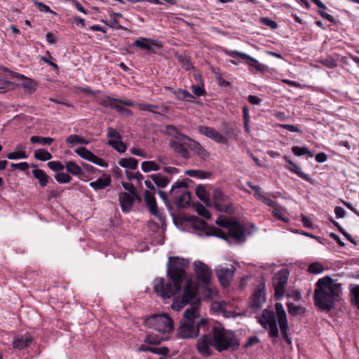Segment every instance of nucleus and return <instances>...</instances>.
Wrapping results in <instances>:
<instances>
[{
    "mask_svg": "<svg viewBox=\"0 0 359 359\" xmlns=\"http://www.w3.org/2000/svg\"><path fill=\"white\" fill-rule=\"evenodd\" d=\"M189 266L188 259L180 257H170L167 264V275L173 283L166 282L163 278H156L154 280V290L156 294L163 299L172 297L182 289V283L186 281L182 297L175 299L172 307L174 310L180 311L193 300L194 303L197 294V288L191 280H188L186 270Z\"/></svg>",
    "mask_w": 359,
    "mask_h": 359,
    "instance_id": "1",
    "label": "nucleus"
},
{
    "mask_svg": "<svg viewBox=\"0 0 359 359\" xmlns=\"http://www.w3.org/2000/svg\"><path fill=\"white\" fill-rule=\"evenodd\" d=\"M240 342L235 334L226 330L219 323L210 324L208 320L205 332L197 340L196 349L203 357H209L212 353V347L218 352L226 350H237Z\"/></svg>",
    "mask_w": 359,
    "mask_h": 359,
    "instance_id": "2",
    "label": "nucleus"
},
{
    "mask_svg": "<svg viewBox=\"0 0 359 359\" xmlns=\"http://www.w3.org/2000/svg\"><path fill=\"white\" fill-rule=\"evenodd\" d=\"M201 301L191 303L184 312L183 319L177 330V336L181 339H195L205 332L208 319L200 315Z\"/></svg>",
    "mask_w": 359,
    "mask_h": 359,
    "instance_id": "3",
    "label": "nucleus"
},
{
    "mask_svg": "<svg viewBox=\"0 0 359 359\" xmlns=\"http://www.w3.org/2000/svg\"><path fill=\"white\" fill-rule=\"evenodd\" d=\"M342 294L341 283H335L330 276L320 278L316 283L314 292L316 306L322 310L330 311L339 302Z\"/></svg>",
    "mask_w": 359,
    "mask_h": 359,
    "instance_id": "4",
    "label": "nucleus"
},
{
    "mask_svg": "<svg viewBox=\"0 0 359 359\" xmlns=\"http://www.w3.org/2000/svg\"><path fill=\"white\" fill-rule=\"evenodd\" d=\"M172 143V150L185 159H188L190 156L187 148L195 151L196 154L202 159L208 157V152L198 142L187 135H178V137Z\"/></svg>",
    "mask_w": 359,
    "mask_h": 359,
    "instance_id": "5",
    "label": "nucleus"
},
{
    "mask_svg": "<svg viewBox=\"0 0 359 359\" xmlns=\"http://www.w3.org/2000/svg\"><path fill=\"white\" fill-rule=\"evenodd\" d=\"M145 323L149 327L162 334L169 333L173 330V321L165 313L154 315L147 318Z\"/></svg>",
    "mask_w": 359,
    "mask_h": 359,
    "instance_id": "6",
    "label": "nucleus"
},
{
    "mask_svg": "<svg viewBox=\"0 0 359 359\" xmlns=\"http://www.w3.org/2000/svg\"><path fill=\"white\" fill-rule=\"evenodd\" d=\"M187 189L186 182H177L170 191V196L175 198L176 205L180 208H185L191 203V193Z\"/></svg>",
    "mask_w": 359,
    "mask_h": 359,
    "instance_id": "7",
    "label": "nucleus"
},
{
    "mask_svg": "<svg viewBox=\"0 0 359 359\" xmlns=\"http://www.w3.org/2000/svg\"><path fill=\"white\" fill-rule=\"evenodd\" d=\"M213 234L224 240H228L229 237H231L237 243H244L246 240L244 227L236 221L233 222L232 226L228 230V234L217 228H214Z\"/></svg>",
    "mask_w": 359,
    "mask_h": 359,
    "instance_id": "8",
    "label": "nucleus"
},
{
    "mask_svg": "<svg viewBox=\"0 0 359 359\" xmlns=\"http://www.w3.org/2000/svg\"><path fill=\"white\" fill-rule=\"evenodd\" d=\"M259 323L264 329L269 330V336L270 337L277 338L279 337L276 315L273 311L263 310Z\"/></svg>",
    "mask_w": 359,
    "mask_h": 359,
    "instance_id": "9",
    "label": "nucleus"
},
{
    "mask_svg": "<svg viewBox=\"0 0 359 359\" xmlns=\"http://www.w3.org/2000/svg\"><path fill=\"white\" fill-rule=\"evenodd\" d=\"M288 277L289 271L287 269H282L273 277L272 283L275 290L274 297L276 299H280L284 296Z\"/></svg>",
    "mask_w": 359,
    "mask_h": 359,
    "instance_id": "10",
    "label": "nucleus"
},
{
    "mask_svg": "<svg viewBox=\"0 0 359 359\" xmlns=\"http://www.w3.org/2000/svg\"><path fill=\"white\" fill-rule=\"evenodd\" d=\"M212 199L214 206L217 210L227 214H232L233 212V208L230 198L225 195L222 190L219 189H215Z\"/></svg>",
    "mask_w": 359,
    "mask_h": 359,
    "instance_id": "11",
    "label": "nucleus"
},
{
    "mask_svg": "<svg viewBox=\"0 0 359 359\" xmlns=\"http://www.w3.org/2000/svg\"><path fill=\"white\" fill-rule=\"evenodd\" d=\"M275 309L277 316L278 323L280 327V333L285 341L288 344H291L292 339L289 334V326L287 315L283 304L281 303H276Z\"/></svg>",
    "mask_w": 359,
    "mask_h": 359,
    "instance_id": "12",
    "label": "nucleus"
},
{
    "mask_svg": "<svg viewBox=\"0 0 359 359\" xmlns=\"http://www.w3.org/2000/svg\"><path fill=\"white\" fill-rule=\"evenodd\" d=\"M234 272L235 268L233 266H231V268H228L222 265H219L215 269V273L218 280L224 287L230 285Z\"/></svg>",
    "mask_w": 359,
    "mask_h": 359,
    "instance_id": "13",
    "label": "nucleus"
},
{
    "mask_svg": "<svg viewBox=\"0 0 359 359\" xmlns=\"http://www.w3.org/2000/svg\"><path fill=\"white\" fill-rule=\"evenodd\" d=\"M197 278L208 286L210 282L211 270L208 266L201 261L194 264Z\"/></svg>",
    "mask_w": 359,
    "mask_h": 359,
    "instance_id": "14",
    "label": "nucleus"
},
{
    "mask_svg": "<svg viewBox=\"0 0 359 359\" xmlns=\"http://www.w3.org/2000/svg\"><path fill=\"white\" fill-rule=\"evenodd\" d=\"M283 158L289 164V165L285 166L287 169L297 174L299 177H302L306 182L313 184V179L308 174L302 172L301 168L296 163H293L287 156H284Z\"/></svg>",
    "mask_w": 359,
    "mask_h": 359,
    "instance_id": "15",
    "label": "nucleus"
},
{
    "mask_svg": "<svg viewBox=\"0 0 359 359\" xmlns=\"http://www.w3.org/2000/svg\"><path fill=\"white\" fill-rule=\"evenodd\" d=\"M154 192L151 191H145L144 200L149 211L154 216H158L159 212L157 208L156 198L154 197Z\"/></svg>",
    "mask_w": 359,
    "mask_h": 359,
    "instance_id": "16",
    "label": "nucleus"
},
{
    "mask_svg": "<svg viewBox=\"0 0 359 359\" xmlns=\"http://www.w3.org/2000/svg\"><path fill=\"white\" fill-rule=\"evenodd\" d=\"M266 301L264 291L258 288L252 294V301L250 302V307L253 309H260Z\"/></svg>",
    "mask_w": 359,
    "mask_h": 359,
    "instance_id": "17",
    "label": "nucleus"
},
{
    "mask_svg": "<svg viewBox=\"0 0 359 359\" xmlns=\"http://www.w3.org/2000/svg\"><path fill=\"white\" fill-rule=\"evenodd\" d=\"M111 182V179L110 175L104 174L100 177H99L97 180L94 182H91L90 183V186L95 190L98 191L101 189H104L108 186L110 185Z\"/></svg>",
    "mask_w": 359,
    "mask_h": 359,
    "instance_id": "18",
    "label": "nucleus"
},
{
    "mask_svg": "<svg viewBox=\"0 0 359 359\" xmlns=\"http://www.w3.org/2000/svg\"><path fill=\"white\" fill-rule=\"evenodd\" d=\"M134 196H132L128 193L122 192L119 195V202L122 210L124 212H128L134 203Z\"/></svg>",
    "mask_w": 359,
    "mask_h": 359,
    "instance_id": "19",
    "label": "nucleus"
},
{
    "mask_svg": "<svg viewBox=\"0 0 359 359\" xmlns=\"http://www.w3.org/2000/svg\"><path fill=\"white\" fill-rule=\"evenodd\" d=\"M245 60H246V64L249 66L250 71L255 69L257 72L264 73L268 69L266 65L259 63L257 60L248 55Z\"/></svg>",
    "mask_w": 359,
    "mask_h": 359,
    "instance_id": "20",
    "label": "nucleus"
},
{
    "mask_svg": "<svg viewBox=\"0 0 359 359\" xmlns=\"http://www.w3.org/2000/svg\"><path fill=\"white\" fill-rule=\"evenodd\" d=\"M33 338L29 334H25L20 338L15 339L13 341V346L14 348L22 350L24 349L32 344Z\"/></svg>",
    "mask_w": 359,
    "mask_h": 359,
    "instance_id": "21",
    "label": "nucleus"
},
{
    "mask_svg": "<svg viewBox=\"0 0 359 359\" xmlns=\"http://www.w3.org/2000/svg\"><path fill=\"white\" fill-rule=\"evenodd\" d=\"M134 46L143 49L149 50L153 46L160 47L156 41L148 38H140L135 41Z\"/></svg>",
    "mask_w": 359,
    "mask_h": 359,
    "instance_id": "22",
    "label": "nucleus"
},
{
    "mask_svg": "<svg viewBox=\"0 0 359 359\" xmlns=\"http://www.w3.org/2000/svg\"><path fill=\"white\" fill-rule=\"evenodd\" d=\"M34 177L38 180L41 187H45L48 182L49 176L45 172L44 170L41 169H35L32 171Z\"/></svg>",
    "mask_w": 359,
    "mask_h": 359,
    "instance_id": "23",
    "label": "nucleus"
},
{
    "mask_svg": "<svg viewBox=\"0 0 359 359\" xmlns=\"http://www.w3.org/2000/svg\"><path fill=\"white\" fill-rule=\"evenodd\" d=\"M196 194L206 205L210 206L211 201L204 186L200 185L196 189Z\"/></svg>",
    "mask_w": 359,
    "mask_h": 359,
    "instance_id": "24",
    "label": "nucleus"
},
{
    "mask_svg": "<svg viewBox=\"0 0 359 359\" xmlns=\"http://www.w3.org/2000/svg\"><path fill=\"white\" fill-rule=\"evenodd\" d=\"M65 168L69 173L75 176H79L83 173L81 168L72 161H67Z\"/></svg>",
    "mask_w": 359,
    "mask_h": 359,
    "instance_id": "25",
    "label": "nucleus"
},
{
    "mask_svg": "<svg viewBox=\"0 0 359 359\" xmlns=\"http://www.w3.org/2000/svg\"><path fill=\"white\" fill-rule=\"evenodd\" d=\"M118 165L125 168L135 170L138 165V161L134 158H124L118 161Z\"/></svg>",
    "mask_w": 359,
    "mask_h": 359,
    "instance_id": "26",
    "label": "nucleus"
},
{
    "mask_svg": "<svg viewBox=\"0 0 359 359\" xmlns=\"http://www.w3.org/2000/svg\"><path fill=\"white\" fill-rule=\"evenodd\" d=\"M350 297L351 304L359 309V285H351Z\"/></svg>",
    "mask_w": 359,
    "mask_h": 359,
    "instance_id": "27",
    "label": "nucleus"
},
{
    "mask_svg": "<svg viewBox=\"0 0 359 359\" xmlns=\"http://www.w3.org/2000/svg\"><path fill=\"white\" fill-rule=\"evenodd\" d=\"M150 177L158 188L165 187L170 182L168 178L160 174L151 175Z\"/></svg>",
    "mask_w": 359,
    "mask_h": 359,
    "instance_id": "28",
    "label": "nucleus"
},
{
    "mask_svg": "<svg viewBox=\"0 0 359 359\" xmlns=\"http://www.w3.org/2000/svg\"><path fill=\"white\" fill-rule=\"evenodd\" d=\"M287 306L289 314L293 316L301 315L305 312L304 307L299 305H296L292 302L287 303Z\"/></svg>",
    "mask_w": 359,
    "mask_h": 359,
    "instance_id": "29",
    "label": "nucleus"
},
{
    "mask_svg": "<svg viewBox=\"0 0 359 359\" xmlns=\"http://www.w3.org/2000/svg\"><path fill=\"white\" fill-rule=\"evenodd\" d=\"M285 212H286L285 208H284L280 205H278V204L273 208V209L272 210V214L274 217L277 218L278 219L282 220L284 222H287L289 221V219L287 218H285L283 217V215Z\"/></svg>",
    "mask_w": 359,
    "mask_h": 359,
    "instance_id": "30",
    "label": "nucleus"
},
{
    "mask_svg": "<svg viewBox=\"0 0 359 359\" xmlns=\"http://www.w3.org/2000/svg\"><path fill=\"white\" fill-rule=\"evenodd\" d=\"M141 168L143 172H149L150 171H157L161 169V167L157 164L156 161H144L141 164Z\"/></svg>",
    "mask_w": 359,
    "mask_h": 359,
    "instance_id": "31",
    "label": "nucleus"
},
{
    "mask_svg": "<svg viewBox=\"0 0 359 359\" xmlns=\"http://www.w3.org/2000/svg\"><path fill=\"white\" fill-rule=\"evenodd\" d=\"M185 173L190 177L200 179L208 178L211 175L210 172L203 171L201 170H188Z\"/></svg>",
    "mask_w": 359,
    "mask_h": 359,
    "instance_id": "32",
    "label": "nucleus"
},
{
    "mask_svg": "<svg viewBox=\"0 0 359 359\" xmlns=\"http://www.w3.org/2000/svg\"><path fill=\"white\" fill-rule=\"evenodd\" d=\"M30 142L33 144L50 145L54 142V139L52 137H44L34 135V136L31 137Z\"/></svg>",
    "mask_w": 359,
    "mask_h": 359,
    "instance_id": "33",
    "label": "nucleus"
},
{
    "mask_svg": "<svg viewBox=\"0 0 359 359\" xmlns=\"http://www.w3.org/2000/svg\"><path fill=\"white\" fill-rule=\"evenodd\" d=\"M52 157V154L50 152L42 149H38L34 152V158L39 161H48L50 160Z\"/></svg>",
    "mask_w": 359,
    "mask_h": 359,
    "instance_id": "34",
    "label": "nucleus"
},
{
    "mask_svg": "<svg viewBox=\"0 0 359 359\" xmlns=\"http://www.w3.org/2000/svg\"><path fill=\"white\" fill-rule=\"evenodd\" d=\"M292 151L294 155L297 156L306 154L309 155L310 157L313 156V154L312 153V151L306 147H299L295 146L292 148Z\"/></svg>",
    "mask_w": 359,
    "mask_h": 359,
    "instance_id": "35",
    "label": "nucleus"
},
{
    "mask_svg": "<svg viewBox=\"0 0 359 359\" xmlns=\"http://www.w3.org/2000/svg\"><path fill=\"white\" fill-rule=\"evenodd\" d=\"M177 97L183 101L192 102L194 97L186 90L179 89L175 92Z\"/></svg>",
    "mask_w": 359,
    "mask_h": 359,
    "instance_id": "36",
    "label": "nucleus"
},
{
    "mask_svg": "<svg viewBox=\"0 0 359 359\" xmlns=\"http://www.w3.org/2000/svg\"><path fill=\"white\" fill-rule=\"evenodd\" d=\"M75 152L82 158H84L88 161H90L93 153L88 150L86 147H79L75 150Z\"/></svg>",
    "mask_w": 359,
    "mask_h": 359,
    "instance_id": "37",
    "label": "nucleus"
},
{
    "mask_svg": "<svg viewBox=\"0 0 359 359\" xmlns=\"http://www.w3.org/2000/svg\"><path fill=\"white\" fill-rule=\"evenodd\" d=\"M320 64L327 67L330 69H333L337 66V62L332 56H327L325 58H322L318 61Z\"/></svg>",
    "mask_w": 359,
    "mask_h": 359,
    "instance_id": "38",
    "label": "nucleus"
},
{
    "mask_svg": "<svg viewBox=\"0 0 359 359\" xmlns=\"http://www.w3.org/2000/svg\"><path fill=\"white\" fill-rule=\"evenodd\" d=\"M107 136L109 138L108 142H116L121 140V135L120 133L116 129L111 127L107 128Z\"/></svg>",
    "mask_w": 359,
    "mask_h": 359,
    "instance_id": "39",
    "label": "nucleus"
},
{
    "mask_svg": "<svg viewBox=\"0 0 359 359\" xmlns=\"http://www.w3.org/2000/svg\"><path fill=\"white\" fill-rule=\"evenodd\" d=\"M198 131L201 134L212 139L214 137V135L217 132V130L212 128L205 126H201L198 128Z\"/></svg>",
    "mask_w": 359,
    "mask_h": 359,
    "instance_id": "40",
    "label": "nucleus"
},
{
    "mask_svg": "<svg viewBox=\"0 0 359 359\" xmlns=\"http://www.w3.org/2000/svg\"><path fill=\"white\" fill-rule=\"evenodd\" d=\"M16 85L7 80H0V93H6L11 90L14 88Z\"/></svg>",
    "mask_w": 359,
    "mask_h": 359,
    "instance_id": "41",
    "label": "nucleus"
},
{
    "mask_svg": "<svg viewBox=\"0 0 359 359\" xmlns=\"http://www.w3.org/2000/svg\"><path fill=\"white\" fill-rule=\"evenodd\" d=\"M107 144L120 153H124L127 149L126 145L121 141V140L116 142H108Z\"/></svg>",
    "mask_w": 359,
    "mask_h": 359,
    "instance_id": "42",
    "label": "nucleus"
},
{
    "mask_svg": "<svg viewBox=\"0 0 359 359\" xmlns=\"http://www.w3.org/2000/svg\"><path fill=\"white\" fill-rule=\"evenodd\" d=\"M166 130H167L168 133H169L170 135H172L173 136L169 143L170 147L172 149V143L175 140L177 139L176 137H178V135H184L180 133L174 126H171V125L168 126L166 127Z\"/></svg>",
    "mask_w": 359,
    "mask_h": 359,
    "instance_id": "43",
    "label": "nucleus"
},
{
    "mask_svg": "<svg viewBox=\"0 0 359 359\" xmlns=\"http://www.w3.org/2000/svg\"><path fill=\"white\" fill-rule=\"evenodd\" d=\"M7 158L10 160H15V159H25L27 158V155L26 152L23 150L21 151H15L11 153H9L7 155Z\"/></svg>",
    "mask_w": 359,
    "mask_h": 359,
    "instance_id": "44",
    "label": "nucleus"
},
{
    "mask_svg": "<svg viewBox=\"0 0 359 359\" xmlns=\"http://www.w3.org/2000/svg\"><path fill=\"white\" fill-rule=\"evenodd\" d=\"M226 303L224 301L213 302L211 304V309L216 312H223L226 308Z\"/></svg>",
    "mask_w": 359,
    "mask_h": 359,
    "instance_id": "45",
    "label": "nucleus"
},
{
    "mask_svg": "<svg viewBox=\"0 0 359 359\" xmlns=\"http://www.w3.org/2000/svg\"><path fill=\"white\" fill-rule=\"evenodd\" d=\"M55 178L58 183L65 184L71 181L72 177L67 173L57 172L55 175Z\"/></svg>",
    "mask_w": 359,
    "mask_h": 359,
    "instance_id": "46",
    "label": "nucleus"
},
{
    "mask_svg": "<svg viewBox=\"0 0 359 359\" xmlns=\"http://www.w3.org/2000/svg\"><path fill=\"white\" fill-rule=\"evenodd\" d=\"M48 166L49 167V168L50 170L57 172L63 170L64 168H65V165H64L61 162L57 161H53L48 162Z\"/></svg>",
    "mask_w": 359,
    "mask_h": 359,
    "instance_id": "47",
    "label": "nucleus"
},
{
    "mask_svg": "<svg viewBox=\"0 0 359 359\" xmlns=\"http://www.w3.org/2000/svg\"><path fill=\"white\" fill-rule=\"evenodd\" d=\"M117 101H118V99L106 97L105 98L100 100V104L104 107L114 108Z\"/></svg>",
    "mask_w": 359,
    "mask_h": 359,
    "instance_id": "48",
    "label": "nucleus"
},
{
    "mask_svg": "<svg viewBox=\"0 0 359 359\" xmlns=\"http://www.w3.org/2000/svg\"><path fill=\"white\" fill-rule=\"evenodd\" d=\"M196 207V211L197 212V213L206 218V219H210V213L209 212V211L203 205H201V203H198L195 205Z\"/></svg>",
    "mask_w": 359,
    "mask_h": 359,
    "instance_id": "49",
    "label": "nucleus"
},
{
    "mask_svg": "<svg viewBox=\"0 0 359 359\" xmlns=\"http://www.w3.org/2000/svg\"><path fill=\"white\" fill-rule=\"evenodd\" d=\"M308 271L314 274H318L323 272V266L317 262L312 263L309 266Z\"/></svg>",
    "mask_w": 359,
    "mask_h": 359,
    "instance_id": "50",
    "label": "nucleus"
},
{
    "mask_svg": "<svg viewBox=\"0 0 359 359\" xmlns=\"http://www.w3.org/2000/svg\"><path fill=\"white\" fill-rule=\"evenodd\" d=\"M233 222L235 221L227 219L224 217H219L216 221V224L219 226L227 228L228 229H229V228L232 226Z\"/></svg>",
    "mask_w": 359,
    "mask_h": 359,
    "instance_id": "51",
    "label": "nucleus"
},
{
    "mask_svg": "<svg viewBox=\"0 0 359 359\" xmlns=\"http://www.w3.org/2000/svg\"><path fill=\"white\" fill-rule=\"evenodd\" d=\"M163 340V338L162 337L155 336L153 334H149L145 341L151 344H159Z\"/></svg>",
    "mask_w": 359,
    "mask_h": 359,
    "instance_id": "52",
    "label": "nucleus"
},
{
    "mask_svg": "<svg viewBox=\"0 0 359 359\" xmlns=\"http://www.w3.org/2000/svg\"><path fill=\"white\" fill-rule=\"evenodd\" d=\"M126 175L129 180H133L135 179L137 180L138 182H141L142 180L144 179L143 175L139 172H132L126 170Z\"/></svg>",
    "mask_w": 359,
    "mask_h": 359,
    "instance_id": "53",
    "label": "nucleus"
},
{
    "mask_svg": "<svg viewBox=\"0 0 359 359\" xmlns=\"http://www.w3.org/2000/svg\"><path fill=\"white\" fill-rule=\"evenodd\" d=\"M190 221L194 224V226L196 228H203L205 225L206 224L204 220L202 219L198 218L196 216H192L190 217Z\"/></svg>",
    "mask_w": 359,
    "mask_h": 359,
    "instance_id": "54",
    "label": "nucleus"
},
{
    "mask_svg": "<svg viewBox=\"0 0 359 359\" xmlns=\"http://www.w3.org/2000/svg\"><path fill=\"white\" fill-rule=\"evenodd\" d=\"M226 54L232 57H239L242 60L248 57V54L237 50H226Z\"/></svg>",
    "mask_w": 359,
    "mask_h": 359,
    "instance_id": "55",
    "label": "nucleus"
},
{
    "mask_svg": "<svg viewBox=\"0 0 359 359\" xmlns=\"http://www.w3.org/2000/svg\"><path fill=\"white\" fill-rule=\"evenodd\" d=\"M9 72L11 73V76L13 78H16L18 79H25L26 81L24 83V86L27 88H31L30 87L31 81L29 80H28L25 76L20 74L18 73L14 72H11V71H9Z\"/></svg>",
    "mask_w": 359,
    "mask_h": 359,
    "instance_id": "56",
    "label": "nucleus"
},
{
    "mask_svg": "<svg viewBox=\"0 0 359 359\" xmlns=\"http://www.w3.org/2000/svg\"><path fill=\"white\" fill-rule=\"evenodd\" d=\"M138 108L142 111H148L155 113L154 109H157L158 106L151 104L142 103L138 104Z\"/></svg>",
    "mask_w": 359,
    "mask_h": 359,
    "instance_id": "57",
    "label": "nucleus"
},
{
    "mask_svg": "<svg viewBox=\"0 0 359 359\" xmlns=\"http://www.w3.org/2000/svg\"><path fill=\"white\" fill-rule=\"evenodd\" d=\"M122 186L126 191L129 192V194L134 196H137L136 189L133 184L123 182Z\"/></svg>",
    "mask_w": 359,
    "mask_h": 359,
    "instance_id": "58",
    "label": "nucleus"
},
{
    "mask_svg": "<svg viewBox=\"0 0 359 359\" xmlns=\"http://www.w3.org/2000/svg\"><path fill=\"white\" fill-rule=\"evenodd\" d=\"M151 352L165 356L168 353L169 349L165 346L161 348L152 347Z\"/></svg>",
    "mask_w": 359,
    "mask_h": 359,
    "instance_id": "59",
    "label": "nucleus"
},
{
    "mask_svg": "<svg viewBox=\"0 0 359 359\" xmlns=\"http://www.w3.org/2000/svg\"><path fill=\"white\" fill-rule=\"evenodd\" d=\"M212 140L220 144H226L227 143L228 141L227 138L222 135L221 133H219L217 130L214 135V137H212Z\"/></svg>",
    "mask_w": 359,
    "mask_h": 359,
    "instance_id": "60",
    "label": "nucleus"
},
{
    "mask_svg": "<svg viewBox=\"0 0 359 359\" xmlns=\"http://www.w3.org/2000/svg\"><path fill=\"white\" fill-rule=\"evenodd\" d=\"M261 21L264 25L268 26L273 29H275L278 27L277 23L275 21L271 20L270 18H262L261 19Z\"/></svg>",
    "mask_w": 359,
    "mask_h": 359,
    "instance_id": "61",
    "label": "nucleus"
},
{
    "mask_svg": "<svg viewBox=\"0 0 359 359\" xmlns=\"http://www.w3.org/2000/svg\"><path fill=\"white\" fill-rule=\"evenodd\" d=\"M81 136L78 135H71L66 139V142L71 144H79Z\"/></svg>",
    "mask_w": 359,
    "mask_h": 359,
    "instance_id": "62",
    "label": "nucleus"
},
{
    "mask_svg": "<svg viewBox=\"0 0 359 359\" xmlns=\"http://www.w3.org/2000/svg\"><path fill=\"white\" fill-rule=\"evenodd\" d=\"M119 103H116L114 109H116L120 114L125 116H130L132 114V111L121 105Z\"/></svg>",
    "mask_w": 359,
    "mask_h": 359,
    "instance_id": "63",
    "label": "nucleus"
},
{
    "mask_svg": "<svg viewBox=\"0 0 359 359\" xmlns=\"http://www.w3.org/2000/svg\"><path fill=\"white\" fill-rule=\"evenodd\" d=\"M262 201L264 204L274 208L277 204L272 201L269 196H266L265 194H263L262 196L259 199Z\"/></svg>",
    "mask_w": 359,
    "mask_h": 359,
    "instance_id": "64",
    "label": "nucleus"
}]
</instances>
